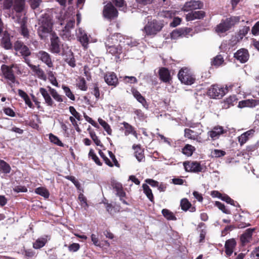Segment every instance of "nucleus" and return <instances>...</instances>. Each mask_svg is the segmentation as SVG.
Returning <instances> with one entry per match:
<instances>
[{"mask_svg":"<svg viewBox=\"0 0 259 259\" xmlns=\"http://www.w3.org/2000/svg\"><path fill=\"white\" fill-rule=\"evenodd\" d=\"M98 122L104 128V130L107 133V134L111 135L112 134V130L108 123L100 118L98 119Z\"/></svg>","mask_w":259,"mask_h":259,"instance_id":"44","label":"nucleus"},{"mask_svg":"<svg viewBox=\"0 0 259 259\" xmlns=\"http://www.w3.org/2000/svg\"><path fill=\"white\" fill-rule=\"evenodd\" d=\"M240 18L241 17L240 16H232L226 19L224 21L230 29L232 27L239 22Z\"/></svg>","mask_w":259,"mask_h":259,"instance_id":"34","label":"nucleus"},{"mask_svg":"<svg viewBox=\"0 0 259 259\" xmlns=\"http://www.w3.org/2000/svg\"><path fill=\"white\" fill-rule=\"evenodd\" d=\"M160 79L164 82H169L171 79L169 70L164 67L161 68L159 70Z\"/></svg>","mask_w":259,"mask_h":259,"instance_id":"26","label":"nucleus"},{"mask_svg":"<svg viewBox=\"0 0 259 259\" xmlns=\"http://www.w3.org/2000/svg\"><path fill=\"white\" fill-rule=\"evenodd\" d=\"M185 137L188 139L195 140L196 135L193 131L189 128H186L185 130Z\"/></svg>","mask_w":259,"mask_h":259,"instance_id":"54","label":"nucleus"},{"mask_svg":"<svg viewBox=\"0 0 259 259\" xmlns=\"http://www.w3.org/2000/svg\"><path fill=\"white\" fill-rule=\"evenodd\" d=\"M122 39L123 36L120 34H114L107 38L105 42L106 49L119 43H122Z\"/></svg>","mask_w":259,"mask_h":259,"instance_id":"12","label":"nucleus"},{"mask_svg":"<svg viewBox=\"0 0 259 259\" xmlns=\"http://www.w3.org/2000/svg\"><path fill=\"white\" fill-rule=\"evenodd\" d=\"M77 85L78 88L82 91H86L87 90L85 80L83 78H80L79 79Z\"/></svg>","mask_w":259,"mask_h":259,"instance_id":"55","label":"nucleus"},{"mask_svg":"<svg viewBox=\"0 0 259 259\" xmlns=\"http://www.w3.org/2000/svg\"><path fill=\"white\" fill-rule=\"evenodd\" d=\"M21 33L24 37H28L29 31L24 23L21 24Z\"/></svg>","mask_w":259,"mask_h":259,"instance_id":"58","label":"nucleus"},{"mask_svg":"<svg viewBox=\"0 0 259 259\" xmlns=\"http://www.w3.org/2000/svg\"><path fill=\"white\" fill-rule=\"evenodd\" d=\"M49 89L50 93L52 96V97L57 102H63V99L61 95H60L57 91L51 87H48Z\"/></svg>","mask_w":259,"mask_h":259,"instance_id":"43","label":"nucleus"},{"mask_svg":"<svg viewBox=\"0 0 259 259\" xmlns=\"http://www.w3.org/2000/svg\"><path fill=\"white\" fill-rule=\"evenodd\" d=\"M42 2V0H29L30 7L34 10L38 8Z\"/></svg>","mask_w":259,"mask_h":259,"instance_id":"57","label":"nucleus"},{"mask_svg":"<svg viewBox=\"0 0 259 259\" xmlns=\"http://www.w3.org/2000/svg\"><path fill=\"white\" fill-rule=\"evenodd\" d=\"M215 205L226 214H230L231 213L230 210L227 208L225 205L221 202L215 201Z\"/></svg>","mask_w":259,"mask_h":259,"instance_id":"51","label":"nucleus"},{"mask_svg":"<svg viewBox=\"0 0 259 259\" xmlns=\"http://www.w3.org/2000/svg\"><path fill=\"white\" fill-rule=\"evenodd\" d=\"M113 189L116 191V195L120 198V200L124 204L128 205L127 202L123 199L125 196V192L123 191L122 185L119 183H115L113 185Z\"/></svg>","mask_w":259,"mask_h":259,"instance_id":"15","label":"nucleus"},{"mask_svg":"<svg viewBox=\"0 0 259 259\" xmlns=\"http://www.w3.org/2000/svg\"><path fill=\"white\" fill-rule=\"evenodd\" d=\"M14 50L19 52L24 57H27L30 55L31 52L29 49L24 45L23 42L21 41H16L14 45Z\"/></svg>","mask_w":259,"mask_h":259,"instance_id":"10","label":"nucleus"},{"mask_svg":"<svg viewBox=\"0 0 259 259\" xmlns=\"http://www.w3.org/2000/svg\"><path fill=\"white\" fill-rule=\"evenodd\" d=\"M162 213L163 215L168 220L176 221L177 220V218L173 212L168 209H163L162 210Z\"/></svg>","mask_w":259,"mask_h":259,"instance_id":"41","label":"nucleus"},{"mask_svg":"<svg viewBox=\"0 0 259 259\" xmlns=\"http://www.w3.org/2000/svg\"><path fill=\"white\" fill-rule=\"evenodd\" d=\"M191 205V203L187 199L184 198L181 200V206L183 210L185 211L187 210L190 207Z\"/></svg>","mask_w":259,"mask_h":259,"instance_id":"53","label":"nucleus"},{"mask_svg":"<svg viewBox=\"0 0 259 259\" xmlns=\"http://www.w3.org/2000/svg\"><path fill=\"white\" fill-rule=\"evenodd\" d=\"M103 15L107 19H113L117 17L118 12L113 5L111 3H108L104 6Z\"/></svg>","mask_w":259,"mask_h":259,"instance_id":"9","label":"nucleus"},{"mask_svg":"<svg viewBox=\"0 0 259 259\" xmlns=\"http://www.w3.org/2000/svg\"><path fill=\"white\" fill-rule=\"evenodd\" d=\"M39 93L41 94L42 96L43 97L45 103L49 106H52L54 104V101L51 97L50 94L47 91L46 89L43 88H40L39 89Z\"/></svg>","mask_w":259,"mask_h":259,"instance_id":"28","label":"nucleus"},{"mask_svg":"<svg viewBox=\"0 0 259 259\" xmlns=\"http://www.w3.org/2000/svg\"><path fill=\"white\" fill-rule=\"evenodd\" d=\"M254 132V130L251 129L241 134L238 137V141L240 144L242 145L245 144L250 138L253 136Z\"/></svg>","mask_w":259,"mask_h":259,"instance_id":"27","label":"nucleus"},{"mask_svg":"<svg viewBox=\"0 0 259 259\" xmlns=\"http://www.w3.org/2000/svg\"><path fill=\"white\" fill-rule=\"evenodd\" d=\"M184 35L183 29H176L170 33V37L173 39H177Z\"/></svg>","mask_w":259,"mask_h":259,"instance_id":"46","label":"nucleus"},{"mask_svg":"<svg viewBox=\"0 0 259 259\" xmlns=\"http://www.w3.org/2000/svg\"><path fill=\"white\" fill-rule=\"evenodd\" d=\"M178 76L181 82L185 84L191 85L195 80V78L192 71L187 68H182L179 71Z\"/></svg>","mask_w":259,"mask_h":259,"instance_id":"4","label":"nucleus"},{"mask_svg":"<svg viewBox=\"0 0 259 259\" xmlns=\"http://www.w3.org/2000/svg\"><path fill=\"white\" fill-rule=\"evenodd\" d=\"M13 66H8L5 64H3L1 66V69L5 78L8 80L11 87H12V84L15 82L18 83V82L16 81L15 77L12 70Z\"/></svg>","mask_w":259,"mask_h":259,"instance_id":"8","label":"nucleus"},{"mask_svg":"<svg viewBox=\"0 0 259 259\" xmlns=\"http://www.w3.org/2000/svg\"><path fill=\"white\" fill-rule=\"evenodd\" d=\"M251 32L253 35L257 36L259 35V21L252 27Z\"/></svg>","mask_w":259,"mask_h":259,"instance_id":"64","label":"nucleus"},{"mask_svg":"<svg viewBox=\"0 0 259 259\" xmlns=\"http://www.w3.org/2000/svg\"><path fill=\"white\" fill-rule=\"evenodd\" d=\"M11 168L10 165L3 160L0 159V170L5 174L10 172Z\"/></svg>","mask_w":259,"mask_h":259,"instance_id":"38","label":"nucleus"},{"mask_svg":"<svg viewBox=\"0 0 259 259\" xmlns=\"http://www.w3.org/2000/svg\"><path fill=\"white\" fill-rule=\"evenodd\" d=\"M69 111L73 115V117L75 118L77 120L80 121L81 120L80 114L76 110L73 106L69 107Z\"/></svg>","mask_w":259,"mask_h":259,"instance_id":"56","label":"nucleus"},{"mask_svg":"<svg viewBox=\"0 0 259 259\" xmlns=\"http://www.w3.org/2000/svg\"><path fill=\"white\" fill-rule=\"evenodd\" d=\"M212 154L213 157L218 158L224 156L226 154V152L221 150L214 149L212 152Z\"/></svg>","mask_w":259,"mask_h":259,"instance_id":"61","label":"nucleus"},{"mask_svg":"<svg viewBox=\"0 0 259 259\" xmlns=\"http://www.w3.org/2000/svg\"><path fill=\"white\" fill-rule=\"evenodd\" d=\"M142 187L143 189L144 193L145 194V195L147 196V197L148 198L150 201L153 202L154 197L151 189L146 184H143Z\"/></svg>","mask_w":259,"mask_h":259,"instance_id":"39","label":"nucleus"},{"mask_svg":"<svg viewBox=\"0 0 259 259\" xmlns=\"http://www.w3.org/2000/svg\"><path fill=\"white\" fill-rule=\"evenodd\" d=\"M122 124L125 129L124 135L125 136H127L130 134H133L135 136H137L136 132L134 131L133 127L131 125L126 122H123Z\"/></svg>","mask_w":259,"mask_h":259,"instance_id":"37","label":"nucleus"},{"mask_svg":"<svg viewBox=\"0 0 259 259\" xmlns=\"http://www.w3.org/2000/svg\"><path fill=\"white\" fill-rule=\"evenodd\" d=\"M105 81L109 85L115 86L118 82L116 75L113 72H108L104 76Z\"/></svg>","mask_w":259,"mask_h":259,"instance_id":"25","label":"nucleus"},{"mask_svg":"<svg viewBox=\"0 0 259 259\" xmlns=\"http://www.w3.org/2000/svg\"><path fill=\"white\" fill-rule=\"evenodd\" d=\"M41 12V14L38 19L37 33L41 39H45L52 31L53 10H45Z\"/></svg>","mask_w":259,"mask_h":259,"instance_id":"1","label":"nucleus"},{"mask_svg":"<svg viewBox=\"0 0 259 259\" xmlns=\"http://www.w3.org/2000/svg\"><path fill=\"white\" fill-rule=\"evenodd\" d=\"M205 16V13L202 11H192L187 14L186 16V19L187 21L200 19Z\"/></svg>","mask_w":259,"mask_h":259,"instance_id":"19","label":"nucleus"},{"mask_svg":"<svg viewBox=\"0 0 259 259\" xmlns=\"http://www.w3.org/2000/svg\"><path fill=\"white\" fill-rule=\"evenodd\" d=\"M224 58L222 55H218L214 58L212 63L214 66H219L224 62Z\"/></svg>","mask_w":259,"mask_h":259,"instance_id":"52","label":"nucleus"},{"mask_svg":"<svg viewBox=\"0 0 259 259\" xmlns=\"http://www.w3.org/2000/svg\"><path fill=\"white\" fill-rule=\"evenodd\" d=\"M229 30V27L227 26L225 21H222L216 27V31L219 33L221 34Z\"/></svg>","mask_w":259,"mask_h":259,"instance_id":"42","label":"nucleus"},{"mask_svg":"<svg viewBox=\"0 0 259 259\" xmlns=\"http://www.w3.org/2000/svg\"><path fill=\"white\" fill-rule=\"evenodd\" d=\"M254 229H248L241 236L240 240L243 244H245L250 241Z\"/></svg>","mask_w":259,"mask_h":259,"instance_id":"31","label":"nucleus"},{"mask_svg":"<svg viewBox=\"0 0 259 259\" xmlns=\"http://www.w3.org/2000/svg\"><path fill=\"white\" fill-rule=\"evenodd\" d=\"M99 153L100 156L103 159L104 161H105V163L107 165L110 167H112L113 166V164L111 162L110 159L105 155L104 153L101 150L99 151Z\"/></svg>","mask_w":259,"mask_h":259,"instance_id":"62","label":"nucleus"},{"mask_svg":"<svg viewBox=\"0 0 259 259\" xmlns=\"http://www.w3.org/2000/svg\"><path fill=\"white\" fill-rule=\"evenodd\" d=\"M80 248V245L78 243H73L69 245L68 247V249L70 252H76Z\"/></svg>","mask_w":259,"mask_h":259,"instance_id":"60","label":"nucleus"},{"mask_svg":"<svg viewBox=\"0 0 259 259\" xmlns=\"http://www.w3.org/2000/svg\"><path fill=\"white\" fill-rule=\"evenodd\" d=\"M195 150V148L194 146L189 144H187L182 149V152L187 156H191Z\"/></svg>","mask_w":259,"mask_h":259,"instance_id":"36","label":"nucleus"},{"mask_svg":"<svg viewBox=\"0 0 259 259\" xmlns=\"http://www.w3.org/2000/svg\"><path fill=\"white\" fill-rule=\"evenodd\" d=\"M25 0H7L4 3V8L10 9L11 8L16 13H21L24 9Z\"/></svg>","mask_w":259,"mask_h":259,"instance_id":"5","label":"nucleus"},{"mask_svg":"<svg viewBox=\"0 0 259 259\" xmlns=\"http://www.w3.org/2000/svg\"><path fill=\"white\" fill-rule=\"evenodd\" d=\"M62 89L63 90L65 95L69 98L71 100L74 101L75 100V97L74 95L73 94L72 92L71 91L70 89L69 88V87L65 86V85H62Z\"/></svg>","mask_w":259,"mask_h":259,"instance_id":"48","label":"nucleus"},{"mask_svg":"<svg viewBox=\"0 0 259 259\" xmlns=\"http://www.w3.org/2000/svg\"><path fill=\"white\" fill-rule=\"evenodd\" d=\"M76 35L78 40L81 44L82 46L84 48H87L88 47L89 38L85 31L81 28H79L76 31Z\"/></svg>","mask_w":259,"mask_h":259,"instance_id":"11","label":"nucleus"},{"mask_svg":"<svg viewBox=\"0 0 259 259\" xmlns=\"http://www.w3.org/2000/svg\"><path fill=\"white\" fill-rule=\"evenodd\" d=\"M36 57L43 63L46 64L48 67L51 68L53 64L49 53L44 51H40L36 54Z\"/></svg>","mask_w":259,"mask_h":259,"instance_id":"13","label":"nucleus"},{"mask_svg":"<svg viewBox=\"0 0 259 259\" xmlns=\"http://www.w3.org/2000/svg\"><path fill=\"white\" fill-rule=\"evenodd\" d=\"M228 91L227 88L218 85H212L208 90L207 94L211 98L220 99L222 98Z\"/></svg>","mask_w":259,"mask_h":259,"instance_id":"6","label":"nucleus"},{"mask_svg":"<svg viewBox=\"0 0 259 259\" xmlns=\"http://www.w3.org/2000/svg\"><path fill=\"white\" fill-rule=\"evenodd\" d=\"M259 103L258 101L253 99H248L243 100L239 102L238 106L240 108L243 107H254Z\"/></svg>","mask_w":259,"mask_h":259,"instance_id":"29","label":"nucleus"},{"mask_svg":"<svg viewBox=\"0 0 259 259\" xmlns=\"http://www.w3.org/2000/svg\"><path fill=\"white\" fill-rule=\"evenodd\" d=\"M131 92L134 98H136L139 102L141 103L144 107L145 108H148V105L147 104V102L145 98L142 96L141 93L137 90L132 88L131 90Z\"/></svg>","mask_w":259,"mask_h":259,"instance_id":"24","label":"nucleus"},{"mask_svg":"<svg viewBox=\"0 0 259 259\" xmlns=\"http://www.w3.org/2000/svg\"><path fill=\"white\" fill-rule=\"evenodd\" d=\"M163 27V24L161 22L155 19L151 21L148 19L142 31L145 34V36L153 37L161 30Z\"/></svg>","mask_w":259,"mask_h":259,"instance_id":"2","label":"nucleus"},{"mask_svg":"<svg viewBox=\"0 0 259 259\" xmlns=\"http://www.w3.org/2000/svg\"><path fill=\"white\" fill-rule=\"evenodd\" d=\"M161 16L167 18H171L174 17L176 15V11L174 10H166L163 11L161 12Z\"/></svg>","mask_w":259,"mask_h":259,"instance_id":"50","label":"nucleus"},{"mask_svg":"<svg viewBox=\"0 0 259 259\" xmlns=\"http://www.w3.org/2000/svg\"><path fill=\"white\" fill-rule=\"evenodd\" d=\"M49 138L51 142L54 144L61 147H63L64 146L63 143L59 140V139L53 134H49Z\"/></svg>","mask_w":259,"mask_h":259,"instance_id":"45","label":"nucleus"},{"mask_svg":"<svg viewBox=\"0 0 259 259\" xmlns=\"http://www.w3.org/2000/svg\"><path fill=\"white\" fill-rule=\"evenodd\" d=\"M59 38L55 34L52 35L51 39L50 50L52 53L58 54L60 52V45L59 44Z\"/></svg>","mask_w":259,"mask_h":259,"instance_id":"20","label":"nucleus"},{"mask_svg":"<svg viewBox=\"0 0 259 259\" xmlns=\"http://www.w3.org/2000/svg\"><path fill=\"white\" fill-rule=\"evenodd\" d=\"M122 43L124 46H130L131 47L137 46L139 42L135 39H134L132 37H130L128 36H123V39H122Z\"/></svg>","mask_w":259,"mask_h":259,"instance_id":"33","label":"nucleus"},{"mask_svg":"<svg viewBox=\"0 0 259 259\" xmlns=\"http://www.w3.org/2000/svg\"><path fill=\"white\" fill-rule=\"evenodd\" d=\"M249 30V27L248 26H244L240 30L239 32V36L240 38H242L244 37L248 32Z\"/></svg>","mask_w":259,"mask_h":259,"instance_id":"63","label":"nucleus"},{"mask_svg":"<svg viewBox=\"0 0 259 259\" xmlns=\"http://www.w3.org/2000/svg\"><path fill=\"white\" fill-rule=\"evenodd\" d=\"M65 61L71 67H74L76 66L75 59L73 57V53L70 51L68 57L66 58Z\"/></svg>","mask_w":259,"mask_h":259,"instance_id":"49","label":"nucleus"},{"mask_svg":"<svg viewBox=\"0 0 259 259\" xmlns=\"http://www.w3.org/2000/svg\"><path fill=\"white\" fill-rule=\"evenodd\" d=\"M65 23H66L65 26L60 31V35L64 39L71 40L73 38V35L71 33V29L75 25V19L74 18H70L67 20L64 19L60 21V25L61 26Z\"/></svg>","mask_w":259,"mask_h":259,"instance_id":"3","label":"nucleus"},{"mask_svg":"<svg viewBox=\"0 0 259 259\" xmlns=\"http://www.w3.org/2000/svg\"><path fill=\"white\" fill-rule=\"evenodd\" d=\"M216 192L218 194V197L222 199V200L226 201L227 203L231 204L233 206H237V205H238V204L235 202L233 199H232L230 197H229L227 195H223L221 194L220 193H219L218 192L213 191V193Z\"/></svg>","mask_w":259,"mask_h":259,"instance_id":"35","label":"nucleus"},{"mask_svg":"<svg viewBox=\"0 0 259 259\" xmlns=\"http://www.w3.org/2000/svg\"><path fill=\"white\" fill-rule=\"evenodd\" d=\"M78 199L80 201L81 206L86 208L88 207V204L87 202V199L82 194H80L78 196Z\"/></svg>","mask_w":259,"mask_h":259,"instance_id":"59","label":"nucleus"},{"mask_svg":"<svg viewBox=\"0 0 259 259\" xmlns=\"http://www.w3.org/2000/svg\"><path fill=\"white\" fill-rule=\"evenodd\" d=\"M236 242L234 239L227 240L225 243V252L228 256H230L233 252Z\"/></svg>","mask_w":259,"mask_h":259,"instance_id":"22","label":"nucleus"},{"mask_svg":"<svg viewBox=\"0 0 259 259\" xmlns=\"http://www.w3.org/2000/svg\"><path fill=\"white\" fill-rule=\"evenodd\" d=\"M133 149L135 150V156L139 161H142L145 158L144 151L139 145H133Z\"/></svg>","mask_w":259,"mask_h":259,"instance_id":"32","label":"nucleus"},{"mask_svg":"<svg viewBox=\"0 0 259 259\" xmlns=\"http://www.w3.org/2000/svg\"><path fill=\"white\" fill-rule=\"evenodd\" d=\"M183 165L187 172L198 173L203 169V166L197 161H186L183 162Z\"/></svg>","mask_w":259,"mask_h":259,"instance_id":"7","label":"nucleus"},{"mask_svg":"<svg viewBox=\"0 0 259 259\" xmlns=\"http://www.w3.org/2000/svg\"><path fill=\"white\" fill-rule=\"evenodd\" d=\"M88 130L89 131L91 138L92 139L95 144L97 146H102V144H101L100 140L99 139L95 133L94 131L90 130V128H89Z\"/></svg>","mask_w":259,"mask_h":259,"instance_id":"47","label":"nucleus"},{"mask_svg":"<svg viewBox=\"0 0 259 259\" xmlns=\"http://www.w3.org/2000/svg\"><path fill=\"white\" fill-rule=\"evenodd\" d=\"M203 6V3L199 1H191L185 3L182 10L188 12L192 10L201 9Z\"/></svg>","mask_w":259,"mask_h":259,"instance_id":"14","label":"nucleus"},{"mask_svg":"<svg viewBox=\"0 0 259 259\" xmlns=\"http://www.w3.org/2000/svg\"><path fill=\"white\" fill-rule=\"evenodd\" d=\"M1 38V44L6 49H10L12 47V44L11 42L9 34L7 31L3 32V29L0 34Z\"/></svg>","mask_w":259,"mask_h":259,"instance_id":"18","label":"nucleus"},{"mask_svg":"<svg viewBox=\"0 0 259 259\" xmlns=\"http://www.w3.org/2000/svg\"><path fill=\"white\" fill-rule=\"evenodd\" d=\"M50 239L49 236L47 235L38 238L33 242V247L36 249L42 248L46 245Z\"/></svg>","mask_w":259,"mask_h":259,"instance_id":"23","label":"nucleus"},{"mask_svg":"<svg viewBox=\"0 0 259 259\" xmlns=\"http://www.w3.org/2000/svg\"><path fill=\"white\" fill-rule=\"evenodd\" d=\"M234 57L241 63H245L247 61L249 58L248 51L245 49H240L235 53Z\"/></svg>","mask_w":259,"mask_h":259,"instance_id":"17","label":"nucleus"},{"mask_svg":"<svg viewBox=\"0 0 259 259\" xmlns=\"http://www.w3.org/2000/svg\"><path fill=\"white\" fill-rule=\"evenodd\" d=\"M122 43H119L116 45L107 49V52L112 55L117 56L122 52Z\"/></svg>","mask_w":259,"mask_h":259,"instance_id":"30","label":"nucleus"},{"mask_svg":"<svg viewBox=\"0 0 259 259\" xmlns=\"http://www.w3.org/2000/svg\"><path fill=\"white\" fill-rule=\"evenodd\" d=\"M28 65L38 78L44 80L47 79V76L45 72L39 67V65L36 66L29 63H28Z\"/></svg>","mask_w":259,"mask_h":259,"instance_id":"21","label":"nucleus"},{"mask_svg":"<svg viewBox=\"0 0 259 259\" xmlns=\"http://www.w3.org/2000/svg\"><path fill=\"white\" fill-rule=\"evenodd\" d=\"M35 192L45 198H49L50 193L48 190L44 187H38L35 189Z\"/></svg>","mask_w":259,"mask_h":259,"instance_id":"40","label":"nucleus"},{"mask_svg":"<svg viewBox=\"0 0 259 259\" xmlns=\"http://www.w3.org/2000/svg\"><path fill=\"white\" fill-rule=\"evenodd\" d=\"M224 132L225 131L222 126H216L209 131L207 134L211 139L213 141L219 139L220 135L224 134Z\"/></svg>","mask_w":259,"mask_h":259,"instance_id":"16","label":"nucleus"}]
</instances>
